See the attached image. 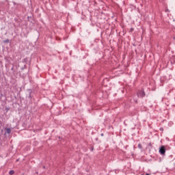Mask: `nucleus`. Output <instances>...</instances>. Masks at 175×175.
<instances>
[{
  "instance_id": "9b49d317",
  "label": "nucleus",
  "mask_w": 175,
  "mask_h": 175,
  "mask_svg": "<svg viewBox=\"0 0 175 175\" xmlns=\"http://www.w3.org/2000/svg\"><path fill=\"white\" fill-rule=\"evenodd\" d=\"M174 39H175V38H174Z\"/></svg>"
},
{
  "instance_id": "f03ea898",
  "label": "nucleus",
  "mask_w": 175,
  "mask_h": 175,
  "mask_svg": "<svg viewBox=\"0 0 175 175\" xmlns=\"http://www.w3.org/2000/svg\"><path fill=\"white\" fill-rule=\"evenodd\" d=\"M138 95H139V96H146V93H144V91H139L138 93Z\"/></svg>"
},
{
  "instance_id": "20e7f679",
  "label": "nucleus",
  "mask_w": 175,
  "mask_h": 175,
  "mask_svg": "<svg viewBox=\"0 0 175 175\" xmlns=\"http://www.w3.org/2000/svg\"><path fill=\"white\" fill-rule=\"evenodd\" d=\"M138 148H140V150H142V148H143V146H142V144H138Z\"/></svg>"
},
{
  "instance_id": "423d86ee",
  "label": "nucleus",
  "mask_w": 175,
  "mask_h": 175,
  "mask_svg": "<svg viewBox=\"0 0 175 175\" xmlns=\"http://www.w3.org/2000/svg\"><path fill=\"white\" fill-rule=\"evenodd\" d=\"M4 43H9V40L7 39V40H4Z\"/></svg>"
},
{
  "instance_id": "f257e3e1",
  "label": "nucleus",
  "mask_w": 175,
  "mask_h": 175,
  "mask_svg": "<svg viewBox=\"0 0 175 175\" xmlns=\"http://www.w3.org/2000/svg\"><path fill=\"white\" fill-rule=\"evenodd\" d=\"M159 152L161 154V155H164V154L166 152V149L165 148V146H161L159 149Z\"/></svg>"
},
{
  "instance_id": "1a4fd4ad",
  "label": "nucleus",
  "mask_w": 175,
  "mask_h": 175,
  "mask_svg": "<svg viewBox=\"0 0 175 175\" xmlns=\"http://www.w3.org/2000/svg\"><path fill=\"white\" fill-rule=\"evenodd\" d=\"M101 136H103V134H101Z\"/></svg>"
},
{
  "instance_id": "6e6552de",
  "label": "nucleus",
  "mask_w": 175,
  "mask_h": 175,
  "mask_svg": "<svg viewBox=\"0 0 175 175\" xmlns=\"http://www.w3.org/2000/svg\"><path fill=\"white\" fill-rule=\"evenodd\" d=\"M29 98H31V94H29Z\"/></svg>"
},
{
  "instance_id": "0eeeda50",
  "label": "nucleus",
  "mask_w": 175,
  "mask_h": 175,
  "mask_svg": "<svg viewBox=\"0 0 175 175\" xmlns=\"http://www.w3.org/2000/svg\"><path fill=\"white\" fill-rule=\"evenodd\" d=\"M160 131H163V128H161V129H160Z\"/></svg>"
},
{
  "instance_id": "7ed1b4c3",
  "label": "nucleus",
  "mask_w": 175,
  "mask_h": 175,
  "mask_svg": "<svg viewBox=\"0 0 175 175\" xmlns=\"http://www.w3.org/2000/svg\"><path fill=\"white\" fill-rule=\"evenodd\" d=\"M12 132V130L10 129H6V133H10Z\"/></svg>"
},
{
  "instance_id": "9d476101",
  "label": "nucleus",
  "mask_w": 175,
  "mask_h": 175,
  "mask_svg": "<svg viewBox=\"0 0 175 175\" xmlns=\"http://www.w3.org/2000/svg\"><path fill=\"white\" fill-rule=\"evenodd\" d=\"M146 175H148V174H146Z\"/></svg>"
},
{
  "instance_id": "39448f33",
  "label": "nucleus",
  "mask_w": 175,
  "mask_h": 175,
  "mask_svg": "<svg viewBox=\"0 0 175 175\" xmlns=\"http://www.w3.org/2000/svg\"><path fill=\"white\" fill-rule=\"evenodd\" d=\"M10 175L14 174V171L13 170L10 171Z\"/></svg>"
}]
</instances>
